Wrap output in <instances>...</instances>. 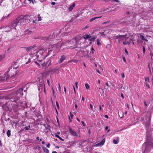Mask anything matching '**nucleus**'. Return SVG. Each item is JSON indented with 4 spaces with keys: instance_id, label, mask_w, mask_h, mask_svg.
<instances>
[{
    "instance_id": "2f4dec72",
    "label": "nucleus",
    "mask_w": 153,
    "mask_h": 153,
    "mask_svg": "<svg viewBox=\"0 0 153 153\" xmlns=\"http://www.w3.org/2000/svg\"><path fill=\"white\" fill-rule=\"evenodd\" d=\"M58 85H59V86H58L59 90V91H60V92H61V87H60L59 83H58Z\"/></svg>"
},
{
    "instance_id": "f257e3e1",
    "label": "nucleus",
    "mask_w": 153,
    "mask_h": 153,
    "mask_svg": "<svg viewBox=\"0 0 153 153\" xmlns=\"http://www.w3.org/2000/svg\"><path fill=\"white\" fill-rule=\"evenodd\" d=\"M34 17L32 16L21 15L18 16L16 19L19 25H24L30 23H34L36 20L34 19Z\"/></svg>"
},
{
    "instance_id": "4d7b16f0",
    "label": "nucleus",
    "mask_w": 153,
    "mask_h": 153,
    "mask_svg": "<svg viewBox=\"0 0 153 153\" xmlns=\"http://www.w3.org/2000/svg\"><path fill=\"white\" fill-rule=\"evenodd\" d=\"M125 52H126V54H128V51H127V49H126V48H125Z\"/></svg>"
},
{
    "instance_id": "a211bd4d",
    "label": "nucleus",
    "mask_w": 153,
    "mask_h": 153,
    "mask_svg": "<svg viewBox=\"0 0 153 153\" xmlns=\"http://www.w3.org/2000/svg\"><path fill=\"white\" fill-rule=\"evenodd\" d=\"M44 152L45 153H49V150L45 147H42Z\"/></svg>"
},
{
    "instance_id": "393cba45",
    "label": "nucleus",
    "mask_w": 153,
    "mask_h": 153,
    "mask_svg": "<svg viewBox=\"0 0 153 153\" xmlns=\"http://www.w3.org/2000/svg\"><path fill=\"white\" fill-rule=\"evenodd\" d=\"M7 134L8 137H9L11 135L10 131L8 130L7 131Z\"/></svg>"
},
{
    "instance_id": "58836bf2",
    "label": "nucleus",
    "mask_w": 153,
    "mask_h": 153,
    "mask_svg": "<svg viewBox=\"0 0 153 153\" xmlns=\"http://www.w3.org/2000/svg\"><path fill=\"white\" fill-rule=\"evenodd\" d=\"M110 22L109 21H107L106 22H104L102 23V24L104 25L109 23Z\"/></svg>"
},
{
    "instance_id": "c9c22d12",
    "label": "nucleus",
    "mask_w": 153,
    "mask_h": 153,
    "mask_svg": "<svg viewBox=\"0 0 153 153\" xmlns=\"http://www.w3.org/2000/svg\"><path fill=\"white\" fill-rule=\"evenodd\" d=\"M143 53L144 54L145 53V48L144 46H143Z\"/></svg>"
},
{
    "instance_id": "09e8293b",
    "label": "nucleus",
    "mask_w": 153,
    "mask_h": 153,
    "mask_svg": "<svg viewBox=\"0 0 153 153\" xmlns=\"http://www.w3.org/2000/svg\"><path fill=\"white\" fill-rule=\"evenodd\" d=\"M60 140H61L62 141H63L64 140L63 139H62L61 137H59V138Z\"/></svg>"
},
{
    "instance_id": "338daca9",
    "label": "nucleus",
    "mask_w": 153,
    "mask_h": 153,
    "mask_svg": "<svg viewBox=\"0 0 153 153\" xmlns=\"http://www.w3.org/2000/svg\"><path fill=\"white\" fill-rule=\"evenodd\" d=\"M36 139L37 140H39V137H37L36 138Z\"/></svg>"
},
{
    "instance_id": "ddd939ff",
    "label": "nucleus",
    "mask_w": 153,
    "mask_h": 153,
    "mask_svg": "<svg viewBox=\"0 0 153 153\" xmlns=\"http://www.w3.org/2000/svg\"><path fill=\"white\" fill-rule=\"evenodd\" d=\"M65 56L64 55L61 56L58 62V63H61L65 59Z\"/></svg>"
},
{
    "instance_id": "680f3d73",
    "label": "nucleus",
    "mask_w": 153,
    "mask_h": 153,
    "mask_svg": "<svg viewBox=\"0 0 153 153\" xmlns=\"http://www.w3.org/2000/svg\"><path fill=\"white\" fill-rule=\"evenodd\" d=\"M105 85H106V86L108 87H109V85L108 83L107 82H106L105 83Z\"/></svg>"
},
{
    "instance_id": "a18cd8bd",
    "label": "nucleus",
    "mask_w": 153,
    "mask_h": 153,
    "mask_svg": "<svg viewBox=\"0 0 153 153\" xmlns=\"http://www.w3.org/2000/svg\"><path fill=\"white\" fill-rule=\"evenodd\" d=\"M28 1H29L30 2H32V3L33 4H34L33 3V0H27Z\"/></svg>"
},
{
    "instance_id": "4c0bfd02",
    "label": "nucleus",
    "mask_w": 153,
    "mask_h": 153,
    "mask_svg": "<svg viewBox=\"0 0 153 153\" xmlns=\"http://www.w3.org/2000/svg\"><path fill=\"white\" fill-rule=\"evenodd\" d=\"M70 117L71 119H72L73 117V115L71 113V112H70Z\"/></svg>"
},
{
    "instance_id": "de8ad7c7",
    "label": "nucleus",
    "mask_w": 153,
    "mask_h": 153,
    "mask_svg": "<svg viewBox=\"0 0 153 153\" xmlns=\"http://www.w3.org/2000/svg\"><path fill=\"white\" fill-rule=\"evenodd\" d=\"M91 51H92V53H94V50L93 48H91Z\"/></svg>"
},
{
    "instance_id": "4468645a",
    "label": "nucleus",
    "mask_w": 153,
    "mask_h": 153,
    "mask_svg": "<svg viewBox=\"0 0 153 153\" xmlns=\"http://www.w3.org/2000/svg\"><path fill=\"white\" fill-rule=\"evenodd\" d=\"M105 140V138H104L101 142L97 143V146H102L104 144Z\"/></svg>"
},
{
    "instance_id": "c03bdc74",
    "label": "nucleus",
    "mask_w": 153,
    "mask_h": 153,
    "mask_svg": "<svg viewBox=\"0 0 153 153\" xmlns=\"http://www.w3.org/2000/svg\"><path fill=\"white\" fill-rule=\"evenodd\" d=\"M148 67L149 68V70H151L150 66V64L149 63L148 65Z\"/></svg>"
},
{
    "instance_id": "cd10ccee",
    "label": "nucleus",
    "mask_w": 153,
    "mask_h": 153,
    "mask_svg": "<svg viewBox=\"0 0 153 153\" xmlns=\"http://www.w3.org/2000/svg\"><path fill=\"white\" fill-rule=\"evenodd\" d=\"M85 85L86 87V88L87 89H88L89 88V85L88 83H85Z\"/></svg>"
},
{
    "instance_id": "052dcab7",
    "label": "nucleus",
    "mask_w": 153,
    "mask_h": 153,
    "mask_svg": "<svg viewBox=\"0 0 153 153\" xmlns=\"http://www.w3.org/2000/svg\"><path fill=\"white\" fill-rule=\"evenodd\" d=\"M121 96L123 98H124V96L123 94L122 93H121Z\"/></svg>"
},
{
    "instance_id": "6e6552de",
    "label": "nucleus",
    "mask_w": 153,
    "mask_h": 153,
    "mask_svg": "<svg viewBox=\"0 0 153 153\" xmlns=\"http://www.w3.org/2000/svg\"><path fill=\"white\" fill-rule=\"evenodd\" d=\"M23 88H19L17 90L15 91L14 93L17 96L18 94H19L21 96L23 95V93L22 92Z\"/></svg>"
},
{
    "instance_id": "473e14b6",
    "label": "nucleus",
    "mask_w": 153,
    "mask_h": 153,
    "mask_svg": "<svg viewBox=\"0 0 153 153\" xmlns=\"http://www.w3.org/2000/svg\"><path fill=\"white\" fill-rule=\"evenodd\" d=\"M38 21H40L42 20L41 17L40 16V15L39 14L38 15Z\"/></svg>"
},
{
    "instance_id": "20e7f679",
    "label": "nucleus",
    "mask_w": 153,
    "mask_h": 153,
    "mask_svg": "<svg viewBox=\"0 0 153 153\" xmlns=\"http://www.w3.org/2000/svg\"><path fill=\"white\" fill-rule=\"evenodd\" d=\"M18 24H19L16 19L14 20L11 22L9 26H8L6 27V29L8 30H6L5 32H8L11 29L13 28L15 29H16V27L17 26V25Z\"/></svg>"
},
{
    "instance_id": "5fc2aeb1",
    "label": "nucleus",
    "mask_w": 153,
    "mask_h": 153,
    "mask_svg": "<svg viewBox=\"0 0 153 153\" xmlns=\"http://www.w3.org/2000/svg\"><path fill=\"white\" fill-rule=\"evenodd\" d=\"M81 123L84 126H85V123L83 121H82Z\"/></svg>"
},
{
    "instance_id": "9d476101",
    "label": "nucleus",
    "mask_w": 153,
    "mask_h": 153,
    "mask_svg": "<svg viewBox=\"0 0 153 153\" xmlns=\"http://www.w3.org/2000/svg\"><path fill=\"white\" fill-rule=\"evenodd\" d=\"M149 77H145V83L146 86H147L148 88H150L149 85Z\"/></svg>"
},
{
    "instance_id": "f3484780",
    "label": "nucleus",
    "mask_w": 153,
    "mask_h": 153,
    "mask_svg": "<svg viewBox=\"0 0 153 153\" xmlns=\"http://www.w3.org/2000/svg\"><path fill=\"white\" fill-rule=\"evenodd\" d=\"M75 5L74 3L72 5H71L68 8V10L70 11L72 10L74 7H75Z\"/></svg>"
},
{
    "instance_id": "e2e57ef3",
    "label": "nucleus",
    "mask_w": 153,
    "mask_h": 153,
    "mask_svg": "<svg viewBox=\"0 0 153 153\" xmlns=\"http://www.w3.org/2000/svg\"><path fill=\"white\" fill-rule=\"evenodd\" d=\"M144 105L145 106H147V104L146 103V102L145 101H144Z\"/></svg>"
},
{
    "instance_id": "7ed1b4c3",
    "label": "nucleus",
    "mask_w": 153,
    "mask_h": 153,
    "mask_svg": "<svg viewBox=\"0 0 153 153\" xmlns=\"http://www.w3.org/2000/svg\"><path fill=\"white\" fill-rule=\"evenodd\" d=\"M146 137L147 142L145 143L143 145V146H144L145 147L144 153L148 152L149 146H153V141L150 135L147 134Z\"/></svg>"
},
{
    "instance_id": "412c9836",
    "label": "nucleus",
    "mask_w": 153,
    "mask_h": 153,
    "mask_svg": "<svg viewBox=\"0 0 153 153\" xmlns=\"http://www.w3.org/2000/svg\"><path fill=\"white\" fill-rule=\"evenodd\" d=\"M122 36L120 37L118 39L119 42L121 40H123L124 39L125 36L124 35H121Z\"/></svg>"
},
{
    "instance_id": "774afa93",
    "label": "nucleus",
    "mask_w": 153,
    "mask_h": 153,
    "mask_svg": "<svg viewBox=\"0 0 153 153\" xmlns=\"http://www.w3.org/2000/svg\"><path fill=\"white\" fill-rule=\"evenodd\" d=\"M126 13L128 15L130 13L129 11H127L126 12Z\"/></svg>"
},
{
    "instance_id": "49530a36",
    "label": "nucleus",
    "mask_w": 153,
    "mask_h": 153,
    "mask_svg": "<svg viewBox=\"0 0 153 153\" xmlns=\"http://www.w3.org/2000/svg\"><path fill=\"white\" fill-rule=\"evenodd\" d=\"M56 4V3L55 2H52L51 3V4L52 5H54Z\"/></svg>"
},
{
    "instance_id": "f8f14e48",
    "label": "nucleus",
    "mask_w": 153,
    "mask_h": 153,
    "mask_svg": "<svg viewBox=\"0 0 153 153\" xmlns=\"http://www.w3.org/2000/svg\"><path fill=\"white\" fill-rule=\"evenodd\" d=\"M10 67H12L16 69L18 68V65H17V62H13L12 65L10 66Z\"/></svg>"
},
{
    "instance_id": "69168bd1",
    "label": "nucleus",
    "mask_w": 153,
    "mask_h": 153,
    "mask_svg": "<svg viewBox=\"0 0 153 153\" xmlns=\"http://www.w3.org/2000/svg\"><path fill=\"white\" fill-rule=\"evenodd\" d=\"M46 0H40V1L41 2H43L45 1Z\"/></svg>"
},
{
    "instance_id": "a19ab883",
    "label": "nucleus",
    "mask_w": 153,
    "mask_h": 153,
    "mask_svg": "<svg viewBox=\"0 0 153 153\" xmlns=\"http://www.w3.org/2000/svg\"><path fill=\"white\" fill-rule=\"evenodd\" d=\"M3 57L2 56H0V61H1L2 59H3Z\"/></svg>"
},
{
    "instance_id": "2eb2a0df",
    "label": "nucleus",
    "mask_w": 153,
    "mask_h": 153,
    "mask_svg": "<svg viewBox=\"0 0 153 153\" xmlns=\"http://www.w3.org/2000/svg\"><path fill=\"white\" fill-rule=\"evenodd\" d=\"M54 38V36L53 35L50 36H48L47 38V42H48L49 41H51L52 39H53Z\"/></svg>"
},
{
    "instance_id": "72a5a7b5",
    "label": "nucleus",
    "mask_w": 153,
    "mask_h": 153,
    "mask_svg": "<svg viewBox=\"0 0 153 153\" xmlns=\"http://www.w3.org/2000/svg\"><path fill=\"white\" fill-rule=\"evenodd\" d=\"M56 105L58 109H59V104L58 102L57 101L56 102Z\"/></svg>"
},
{
    "instance_id": "7c9ffc66",
    "label": "nucleus",
    "mask_w": 153,
    "mask_h": 153,
    "mask_svg": "<svg viewBox=\"0 0 153 153\" xmlns=\"http://www.w3.org/2000/svg\"><path fill=\"white\" fill-rule=\"evenodd\" d=\"M127 43H128V44H129L130 43V42H128V41H127V42H123V44L124 45H125Z\"/></svg>"
},
{
    "instance_id": "39448f33",
    "label": "nucleus",
    "mask_w": 153,
    "mask_h": 153,
    "mask_svg": "<svg viewBox=\"0 0 153 153\" xmlns=\"http://www.w3.org/2000/svg\"><path fill=\"white\" fill-rule=\"evenodd\" d=\"M9 99L10 101L16 103L18 102V101L19 100V98L14 93L9 97Z\"/></svg>"
},
{
    "instance_id": "1a4fd4ad",
    "label": "nucleus",
    "mask_w": 153,
    "mask_h": 153,
    "mask_svg": "<svg viewBox=\"0 0 153 153\" xmlns=\"http://www.w3.org/2000/svg\"><path fill=\"white\" fill-rule=\"evenodd\" d=\"M69 133L74 137H77L78 136V134L76 132H75L73 130L71 127L69 126Z\"/></svg>"
},
{
    "instance_id": "423d86ee",
    "label": "nucleus",
    "mask_w": 153,
    "mask_h": 153,
    "mask_svg": "<svg viewBox=\"0 0 153 153\" xmlns=\"http://www.w3.org/2000/svg\"><path fill=\"white\" fill-rule=\"evenodd\" d=\"M40 83L38 85V89L40 91H42L44 88H45V85L44 82H43V79H42L39 80Z\"/></svg>"
},
{
    "instance_id": "aec40b11",
    "label": "nucleus",
    "mask_w": 153,
    "mask_h": 153,
    "mask_svg": "<svg viewBox=\"0 0 153 153\" xmlns=\"http://www.w3.org/2000/svg\"><path fill=\"white\" fill-rule=\"evenodd\" d=\"M102 16H99V17H96L92 18L90 19V22H91L93 21L94 20H95V19L100 18Z\"/></svg>"
},
{
    "instance_id": "dca6fc26",
    "label": "nucleus",
    "mask_w": 153,
    "mask_h": 153,
    "mask_svg": "<svg viewBox=\"0 0 153 153\" xmlns=\"http://www.w3.org/2000/svg\"><path fill=\"white\" fill-rule=\"evenodd\" d=\"M34 46H29L27 47H25V50L27 51H28L30 50H32V49H33L34 48Z\"/></svg>"
},
{
    "instance_id": "a878e982",
    "label": "nucleus",
    "mask_w": 153,
    "mask_h": 153,
    "mask_svg": "<svg viewBox=\"0 0 153 153\" xmlns=\"http://www.w3.org/2000/svg\"><path fill=\"white\" fill-rule=\"evenodd\" d=\"M96 38V37L94 36L92 37H91V38H89L90 39H89V40L91 41H93Z\"/></svg>"
},
{
    "instance_id": "603ef678",
    "label": "nucleus",
    "mask_w": 153,
    "mask_h": 153,
    "mask_svg": "<svg viewBox=\"0 0 153 153\" xmlns=\"http://www.w3.org/2000/svg\"><path fill=\"white\" fill-rule=\"evenodd\" d=\"M123 61L124 62H126V59H125V57L124 56L123 57Z\"/></svg>"
},
{
    "instance_id": "4be33fe9",
    "label": "nucleus",
    "mask_w": 153,
    "mask_h": 153,
    "mask_svg": "<svg viewBox=\"0 0 153 153\" xmlns=\"http://www.w3.org/2000/svg\"><path fill=\"white\" fill-rule=\"evenodd\" d=\"M140 39H142V40H144L146 42H148V40L146 39H145L144 38V36H143V35H140Z\"/></svg>"
},
{
    "instance_id": "5701e85b",
    "label": "nucleus",
    "mask_w": 153,
    "mask_h": 153,
    "mask_svg": "<svg viewBox=\"0 0 153 153\" xmlns=\"http://www.w3.org/2000/svg\"><path fill=\"white\" fill-rule=\"evenodd\" d=\"M150 119L149 120V122H147L146 123V128H149V127L150 126V122H149V120H150Z\"/></svg>"
},
{
    "instance_id": "ea45409f",
    "label": "nucleus",
    "mask_w": 153,
    "mask_h": 153,
    "mask_svg": "<svg viewBox=\"0 0 153 153\" xmlns=\"http://www.w3.org/2000/svg\"><path fill=\"white\" fill-rule=\"evenodd\" d=\"M121 75L122 76V77L123 78H124L125 77L124 74V73H123L121 74Z\"/></svg>"
},
{
    "instance_id": "79ce46f5",
    "label": "nucleus",
    "mask_w": 153,
    "mask_h": 153,
    "mask_svg": "<svg viewBox=\"0 0 153 153\" xmlns=\"http://www.w3.org/2000/svg\"><path fill=\"white\" fill-rule=\"evenodd\" d=\"M99 109H100V111H101L102 110V108L101 106V105H100L99 106Z\"/></svg>"
},
{
    "instance_id": "3c124183",
    "label": "nucleus",
    "mask_w": 153,
    "mask_h": 153,
    "mask_svg": "<svg viewBox=\"0 0 153 153\" xmlns=\"http://www.w3.org/2000/svg\"><path fill=\"white\" fill-rule=\"evenodd\" d=\"M73 88H74V93L75 94H76V92L75 88V87L74 86V85H73Z\"/></svg>"
},
{
    "instance_id": "8fccbe9b",
    "label": "nucleus",
    "mask_w": 153,
    "mask_h": 153,
    "mask_svg": "<svg viewBox=\"0 0 153 153\" xmlns=\"http://www.w3.org/2000/svg\"><path fill=\"white\" fill-rule=\"evenodd\" d=\"M64 89L65 92V93H66V87L65 86H64Z\"/></svg>"
},
{
    "instance_id": "f03ea898",
    "label": "nucleus",
    "mask_w": 153,
    "mask_h": 153,
    "mask_svg": "<svg viewBox=\"0 0 153 153\" xmlns=\"http://www.w3.org/2000/svg\"><path fill=\"white\" fill-rule=\"evenodd\" d=\"M7 72V75L6 78V80L10 79L11 81H13L16 79L17 73L16 69L10 67Z\"/></svg>"
},
{
    "instance_id": "37998d69",
    "label": "nucleus",
    "mask_w": 153,
    "mask_h": 153,
    "mask_svg": "<svg viewBox=\"0 0 153 153\" xmlns=\"http://www.w3.org/2000/svg\"><path fill=\"white\" fill-rule=\"evenodd\" d=\"M90 106L91 109V110H93V107H92V105L91 104H90Z\"/></svg>"
},
{
    "instance_id": "f704fd0d",
    "label": "nucleus",
    "mask_w": 153,
    "mask_h": 153,
    "mask_svg": "<svg viewBox=\"0 0 153 153\" xmlns=\"http://www.w3.org/2000/svg\"><path fill=\"white\" fill-rule=\"evenodd\" d=\"M30 128V126H29V125L28 126H26L25 127V129L27 130H29Z\"/></svg>"
},
{
    "instance_id": "9b49d317",
    "label": "nucleus",
    "mask_w": 153,
    "mask_h": 153,
    "mask_svg": "<svg viewBox=\"0 0 153 153\" xmlns=\"http://www.w3.org/2000/svg\"><path fill=\"white\" fill-rule=\"evenodd\" d=\"M36 58V56H33L31 58H29L28 59V61L26 62V64H27L29 63L31 61H33L35 60V58Z\"/></svg>"
},
{
    "instance_id": "0eeeda50",
    "label": "nucleus",
    "mask_w": 153,
    "mask_h": 153,
    "mask_svg": "<svg viewBox=\"0 0 153 153\" xmlns=\"http://www.w3.org/2000/svg\"><path fill=\"white\" fill-rule=\"evenodd\" d=\"M68 44H71V46H69L70 47H73V48L77 47V44L76 40H71L68 42Z\"/></svg>"
},
{
    "instance_id": "c85d7f7f",
    "label": "nucleus",
    "mask_w": 153,
    "mask_h": 153,
    "mask_svg": "<svg viewBox=\"0 0 153 153\" xmlns=\"http://www.w3.org/2000/svg\"><path fill=\"white\" fill-rule=\"evenodd\" d=\"M113 143L114 144H117L118 143V141H117L115 139H114L113 140Z\"/></svg>"
},
{
    "instance_id": "b1692460",
    "label": "nucleus",
    "mask_w": 153,
    "mask_h": 153,
    "mask_svg": "<svg viewBox=\"0 0 153 153\" xmlns=\"http://www.w3.org/2000/svg\"><path fill=\"white\" fill-rule=\"evenodd\" d=\"M121 36H122L121 35H118L117 36H114V39H119V38H120V37H121Z\"/></svg>"
},
{
    "instance_id": "c756f323",
    "label": "nucleus",
    "mask_w": 153,
    "mask_h": 153,
    "mask_svg": "<svg viewBox=\"0 0 153 153\" xmlns=\"http://www.w3.org/2000/svg\"><path fill=\"white\" fill-rule=\"evenodd\" d=\"M97 44L98 45H101V43L100 42V40L99 39H97Z\"/></svg>"
},
{
    "instance_id": "e433bc0d",
    "label": "nucleus",
    "mask_w": 153,
    "mask_h": 153,
    "mask_svg": "<svg viewBox=\"0 0 153 153\" xmlns=\"http://www.w3.org/2000/svg\"><path fill=\"white\" fill-rule=\"evenodd\" d=\"M89 27V25H86L85 27L84 28V29L85 30V29H86L88 28Z\"/></svg>"
},
{
    "instance_id": "bf43d9fd",
    "label": "nucleus",
    "mask_w": 153,
    "mask_h": 153,
    "mask_svg": "<svg viewBox=\"0 0 153 153\" xmlns=\"http://www.w3.org/2000/svg\"><path fill=\"white\" fill-rule=\"evenodd\" d=\"M50 144H49H49H47V147L48 148H49V147H50Z\"/></svg>"
},
{
    "instance_id": "6e6d98bb",
    "label": "nucleus",
    "mask_w": 153,
    "mask_h": 153,
    "mask_svg": "<svg viewBox=\"0 0 153 153\" xmlns=\"http://www.w3.org/2000/svg\"><path fill=\"white\" fill-rule=\"evenodd\" d=\"M108 128V127L107 126H106L105 127V130H107Z\"/></svg>"
},
{
    "instance_id": "0e129e2a",
    "label": "nucleus",
    "mask_w": 153,
    "mask_h": 153,
    "mask_svg": "<svg viewBox=\"0 0 153 153\" xmlns=\"http://www.w3.org/2000/svg\"><path fill=\"white\" fill-rule=\"evenodd\" d=\"M47 82L48 84L49 85V83H50V81L48 79H47Z\"/></svg>"
},
{
    "instance_id": "864d4df0",
    "label": "nucleus",
    "mask_w": 153,
    "mask_h": 153,
    "mask_svg": "<svg viewBox=\"0 0 153 153\" xmlns=\"http://www.w3.org/2000/svg\"><path fill=\"white\" fill-rule=\"evenodd\" d=\"M55 137L59 138V136L57 134H55Z\"/></svg>"
},
{
    "instance_id": "13d9d810",
    "label": "nucleus",
    "mask_w": 153,
    "mask_h": 153,
    "mask_svg": "<svg viewBox=\"0 0 153 153\" xmlns=\"http://www.w3.org/2000/svg\"><path fill=\"white\" fill-rule=\"evenodd\" d=\"M105 118L107 119L108 118V115H105Z\"/></svg>"
},
{
    "instance_id": "bb28decb",
    "label": "nucleus",
    "mask_w": 153,
    "mask_h": 153,
    "mask_svg": "<svg viewBox=\"0 0 153 153\" xmlns=\"http://www.w3.org/2000/svg\"><path fill=\"white\" fill-rule=\"evenodd\" d=\"M77 61H78V60H77L72 59L71 60L69 61V62H73L74 63H76L77 62Z\"/></svg>"
},
{
    "instance_id": "6ab92c4d",
    "label": "nucleus",
    "mask_w": 153,
    "mask_h": 153,
    "mask_svg": "<svg viewBox=\"0 0 153 153\" xmlns=\"http://www.w3.org/2000/svg\"><path fill=\"white\" fill-rule=\"evenodd\" d=\"M90 35L85 34L83 36V38L84 39H87L91 38Z\"/></svg>"
}]
</instances>
